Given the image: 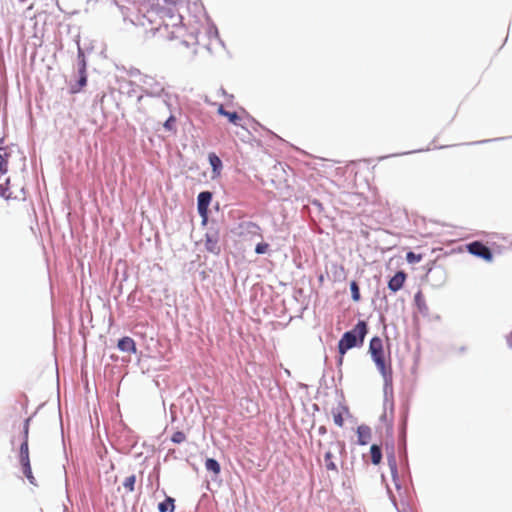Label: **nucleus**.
Returning <instances> with one entry per match:
<instances>
[{
  "label": "nucleus",
  "instance_id": "f257e3e1",
  "mask_svg": "<svg viewBox=\"0 0 512 512\" xmlns=\"http://www.w3.org/2000/svg\"><path fill=\"white\" fill-rule=\"evenodd\" d=\"M171 96L151 97L139 96L137 98L136 120L142 122L148 116L157 115L165 110H170Z\"/></svg>",
  "mask_w": 512,
  "mask_h": 512
},
{
  "label": "nucleus",
  "instance_id": "f03ea898",
  "mask_svg": "<svg viewBox=\"0 0 512 512\" xmlns=\"http://www.w3.org/2000/svg\"><path fill=\"white\" fill-rule=\"evenodd\" d=\"M367 334V324L364 321H359L356 326L343 334L339 343L338 350L341 355L339 362H342L343 355L351 348L361 345Z\"/></svg>",
  "mask_w": 512,
  "mask_h": 512
},
{
  "label": "nucleus",
  "instance_id": "7ed1b4c3",
  "mask_svg": "<svg viewBox=\"0 0 512 512\" xmlns=\"http://www.w3.org/2000/svg\"><path fill=\"white\" fill-rule=\"evenodd\" d=\"M159 19H162V16H158V13L154 10H147L146 13H143L141 15H138L136 17L135 24L144 27L147 29L148 25H151L149 31L153 34L155 32L161 30V24L164 25V29L167 30L168 26L170 25L165 20H162L161 22L158 21Z\"/></svg>",
  "mask_w": 512,
  "mask_h": 512
},
{
  "label": "nucleus",
  "instance_id": "20e7f679",
  "mask_svg": "<svg viewBox=\"0 0 512 512\" xmlns=\"http://www.w3.org/2000/svg\"><path fill=\"white\" fill-rule=\"evenodd\" d=\"M28 422L29 419L26 420L25 426H24V437L25 440L21 444L20 447V463L23 468V473L27 477V479L30 481L31 484H34V477L32 475L31 466H30V460H29V449H28Z\"/></svg>",
  "mask_w": 512,
  "mask_h": 512
},
{
  "label": "nucleus",
  "instance_id": "39448f33",
  "mask_svg": "<svg viewBox=\"0 0 512 512\" xmlns=\"http://www.w3.org/2000/svg\"><path fill=\"white\" fill-rule=\"evenodd\" d=\"M205 36H207V38L209 40L208 43H204V41L202 39L203 37L200 34L196 38L197 43L198 44L203 43V45H205L208 49H211L212 46L214 45V43L222 44V41L219 38L218 29L212 23H208L206 25V27H205Z\"/></svg>",
  "mask_w": 512,
  "mask_h": 512
},
{
  "label": "nucleus",
  "instance_id": "423d86ee",
  "mask_svg": "<svg viewBox=\"0 0 512 512\" xmlns=\"http://www.w3.org/2000/svg\"><path fill=\"white\" fill-rule=\"evenodd\" d=\"M467 249L472 255L480 257L486 261H491L493 258L490 249L481 242L474 241L467 245Z\"/></svg>",
  "mask_w": 512,
  "mask_h": 512
},
{
  "label": "nucleus",
  "instance_id": "0eeeda50",
  "mask_svg": "<svg viewBox=\"0 0 512 512\" xmlns=\"http://www.w3.org/2000/svg\"><path fill=\"white\" fill-rule=\"evenodd\" d=\"M152 79H146L144 81L145 86V94L142 96H151V97H164V96H171L163 86H161L159 83L152 84Z\"/></svg>",
  "mask_w": 512,
  "mask_h": 512
},
{
  "label": "nucleus",
  "instance_id": "6e6552de",
  "mask_svg": "<svg viewBox=\"0 0 512 512\" xmlns=\"http://www.w3.org/2000/svg\"><path fill=\"white\" fill-rule=\"evenodd\" d=\"M211 199H212V194L209 191H203V192L198 194V197H197V208H198L199 214L203 218H205L206 215H207L208 206H209V204L211 202Z\"/></svg>",
  "mask_w": 512,
  "mask_h": 512
},
{
  "label": "nucleus",
  "instance_id": "1a4fd4ad",
  "mask_svg": "<svg viewBox=\"0 0 512 512\" xmlns=\"http://www.w3.org/2000/svg\"><path fill=\"white\" fill-rule=\"evenodd\" d=\"M383 378V392H384V398L385 402L388 401L389 397L392 398L393 396V386H392V370H387L385 372L380 373Z\"/></svg>",
  "mask_w": 512,
  "mask_h": 512
},
{
  "label": "nucleus",
  "instance_id": "9d476101",
  "mask_svg": "<svg viewBox=\"0 0 512 512\" xmlns=\"http://www.w3.org/2000/svg\"><path fill=\"white\" fill-rule=\"evenodd\" d=\"M371 357L380 373L385 372L387 370H391L390 365L386 364L384 350L380 352L371 353Z\"/></svg>",
  "mask_w": 512,
  "mask_h": 512
},
{
  "label": "nucleus",
  "instance_id": "9b49d317",
  "mask_svg": "<svg viewBox=\"0 0 512 512\" xmlns=\"http://www.w3.org/2000/svg\"><path fill=\"white\" fill-rule=\"evenodd\" d=\"M406 275L403 271H398L388 282V287L391 291L397 292L404 284Z\"/></svg>",
  "mask_w": 512,
  "mask_h": 512
},
{
  "label": "nucleus",
  "instance_id": "f8f14e48",
  "mask_svg": "<svg viewBox=\"0 0 512 512\" xmlns=\"http://www.w3.org/2000/svg\"><path fill=\"white\" fill-rule=\"evenodd\" d=\"M118 348L122 352L127 353H135L136 352V345L132 338L130 337H123L118 341Z\"/></svg>",
  "mask_w": 512,
  "mask_h": 512
},
{
  "label": "nucleus",
  "instance_id": "ddd939ff",
  "mask_svg": "<svg viewBox=\"0 0 512 512\" xmlns=\"http://www.w3.org/2000/svg\"><path fill=\"white\" fill-rule=\"evenodd\" d=\"M358 443L366 445L371 438V429L368 426L361 425L357 429Z\"/></svg>",
  "mask_w": 512,
  "mask_h": 512
},
{
  "label": "nucleus",
  "instance_id": "4468645a",
  "mask_svg": "<svg viewBox=\"0 0 512 512\" xmlns=\"http://www.w3.org/2000/svg\"><path fill=\"white\" fill-rule=\"evenodd\" d=\"M205 246L206 249L213 254H219L220 252V246L218 245L217 238L211 234H207Z\"/></svg>",
  "mask_w": 512,
  "mask_h": 512
},
{
  "label": "nucleus",
  "instance_id": "2eb2a0df",
  "mask_svg": "<svg viewBox=\"0 0 512 512\" xmlns=\"http://www.w3.org/2000/svg\"><path fill=\"white\" fill-rule=\"evenodd\" d=\"M218 113L222 116L227 117L228 120L235 125H237L238 121L240 120V117L236 112L226 111L222 105L219 106Z\"/></svg>",
  "mask_w": 512,
  "mask_h": 512
},
{
  "label": "nucleus",
  "instance_id": "dca6fc26",
  "mask_svg": "<svg viewBox=\"0 0 512 512\" xmlns=\"http://www.w3.org/2000/svg\"><path fill=\"white\" fill-rule=\"evenodd\" d=\"M370 453H371L372 463L375 465L379 464L382 459L381 448L378 445L373 444L370 448Z\"/></svg>",
  "mask_w": 512,
  "mask_h": 512
},
{
  "label": "nucleus",
  "instance_id": "f3484780",
  "mask_svg": "<svg viewBox=\"0 0 512 512\" xmlns=\"http://www.w3.org/2000/svg\"><path fill=\"white\" fill-rule=\"evenodd\" d=\"M383 351V342L379 337H373L370 341L369 352L375 353Z\"/></svg>",
  "mask_w": 512,
  "mask_h": 512
},
{
  "label": "nucleus",
  "instance_id": "a211bd4d",
  "mask_svg": "<svg viewBox=\"0 0 512 512\" xmlns=\"http://www.w3.org/2000/svg\"><path fill=\"white\" fill-rule=\"evenodd\" d=\"M174 499L168 497L165 501L159 503L158 509L160 512H173L174 511Z\"/></svg>",
  "mask_w": 512,
  "mask_h": 512
},
{
  "label": "nucleus",
  "instance_id": "6ab92c4d",
  "mask_svg": "<svg viewBox=\"0 0 512 512\" xmlns=\"http://www.w3.org/2000/svg\"><path fill=\"white\" fill-rule=\"evenodd\" d=\"M209 162H210L213 172L218 174L220 172V169L222 168V162H221L220 158L215 154H210Z\"/></svg>",
  "mask_w": 512,
  "mask_h": 512
},
{
  "label": "nucleus",
  "instance_id": "aec40b11",
  "mask_svg": "<svg viewBox=\"0 0 512 512\" xmlns=\"http://www.w3.org/2000/svg\"><path fill=\"white\" fill-rule=\"evenodd\" d=\"M205 467L208 471L213 472L214 474H219L220 472V464L213 458H208L206 460Z\"/></svg>",
  "mask_w": 512,
  "mask_h": 512
},
{
  "label": "nucleus",
  "instance_id": "412c9836",
  "mask_svg": "<svg viewBox=\"0 0 512 512\" xmlns=\"http://www.w3.org/2000/svg\"><path fill=\"white\" fill-rule=\"evenodd\" d=\"M333 458V454L331 451H327L324 455V463H325V467L328 469V470H333V471H337V466L336 464L334 463V461L332 460Z\"/></svg>",
  "mask_w": 512,
  "mask_h": 512
},
{
  "label": "nucleus",
  "instance_id": "4be33fe9",
  "mask_svg": "<svg viewBox=\"0 0 512 512\" xmlns=\"http://www.w3.org/2000/svg\"><path fill=\"white\" fill-rule=\"evenodd\" d=\"M135 482H136V476L135 475H130L123 482V486L128 491L133 492L134 491Z\"/></svg>",
  "mask_w": 512,
  "mask_h": 512
},
{
  "label": "nucleus",
  "instance_id": "5701e85b",
  "mask_svg": "<svg viewBox=\"0 0 512 512\" xmlns=\"http://www.w3.org/2000/svg\"><path fill=\"white\" fill-rule=\"evenodd\" d=\"M176 118L174 115H170L169 118L164 122V129L167 131H175L176 130Z\"/></svg>",
  "mask_w": 512,
  "mask_h": 512
},
{
  "label": "nucleus",
  "instance_id": "b1692460",
  "mask_svg": "<svg viewBox=\"0 0 512 512\" xmlns=\"http://www.w3.org/2000/svg\"><path fill=\"white\" fill-rule=\"evenodd\" d=\"M350 289L352 292V299L358 301L360 299L359 287L355 281L351 282Z\"/></svg>",
  "mask_w": 512,
  "mask_h": 512
},
{
  "label": "nucleus",
  "instance_id": "393cba45",
  "mask_svg": "<svg viewBox=\"0 0 512 512\" xmlns=\"http://www.w3.org/2000/svg\"><path fill=\"white\" fill-rule=\"evenodd\" d=\"M414 300H415V303H416V305H417V307H418V309L420 311H423L424 309H426V304H425V301H424V299H423V297L421 295V292H418L415 295Z\"/></svg>",
  "mask_w": 512,
  "mask_h": 512
},
{
  "label": "nucleus",
  "instance_id": "a878e982",
  "mask_svg": "<svg viewBox=\"0 0 512 512\" xmlns=\"http://www.w3.org/2000/svg\"><path fill=\"white\" fill-rule=\"evenodd\" d=\"M186 439V436L183 432L181 431H177L175 432L173 435H172V442L176 443V444H180L182 442H184Z\"/></svg>",
  "mask_w": 512,
  "mask_h": 512
},
{
  "label": "nucleus",
  "instance_id": "bb28decb",
  "mask_svg": "<svg viewBox=\"0 0 512 512\" xmlns=\"http://www.w3.org/2000/svg\"><path fill=\"white\" fill-rule=\"evenodd\" d=\"M269 245L267 243H258L255 247L257 254H264L267 252Z\"/></svg>",
  "mask_w": 512,
  "mask_h": 512
},
{
  "label": "nucleus",
  "instance_id": "cd10ccee",
  "mask_svg": "<svg viewBox=\"0 0 512 512\" xmlns=\"http://www.w3.org/2000/svg\"><path fill=\"white\" fill-rule=\"evenodd\" d=\"M247 230L249 233L251 234H257V235H260L259 231H260V227L254 223H249L247 225Z\"/></svg>",
  "mask_w": 512,
  "mask_h": 512
},
{
  "label": "nucleus",
  "instance_id": "c85d7f7f",
  "mask_svg": "<svg viewBox=\"0 0 512 512\" xmlns=\"http://www.w3.org/2000/svg\"><path fill=\"white\" fill-rule=\"evenodd\" d=\"M389 465L391 467V472H392V476L394 478V480H396V475H397V466H396V461H395V458L392 457L390 460H389Z\"/></svg>",
  "mask_w": 512,
  "mask_h": 512
},
{
  "label": "nucleus",
  "instance_id": "c756f323",
  "mask_svg": "<svg viewBox=\"0 0 512 512\" xmlns=\"http://www.w3.org/2000/svg\"><path fill=\"white\" fill-rule=\"evenodd\" d=\"M170 20H171V25L173 27H176L181 23L182 18L179 14H177V15H171Z\"/></svg>",
  "mask_w": 512,
  "mask_h": 512
},
{
  "label": "nucleus",
  "instance_id": "7c9ffc66",
  "mask_svg": "<svg viewBox=\"0 0 512 512\" xmlns=\"http://www.w3.org/2000/svg\"><path fill=\"white\" fill-rule=\"evenodd\" d=\"M7 161L3 155L0 154V173H5L7 171Z\"/></svg>",
  "mask_w": 512,
  "mask_h": 512
},
{
  "label": "nucleus",
  "instance_id": "2f4dec72",
  "mask_svg": "<svg viewBox=\"0 0 512 512\" xmlns=\"http://www.w3.org/2000/svg\"><path fill=\"white\" fill-rule=\"evenodd\" d=\"M407 260L409 262H413V261H419L420 260V256H416L413 252H409L407 254Z\"/></svg>",
  "mask_w": 512,
  "mask_h": 512
},
{
  "label": "nucleus",
  "instance_id": "473e14b6",
  "mask_svg": "<svg viewBox=\"0 0 512 512\" xmlns=\"http://www.w3.org/2000/svg\"><path fill=\"white\" fill-rule=\"evenodd\" d=\"M334 422H335V424H337L338 426H342V424H343V419H342L341 415L334 416Z\"/></svg>",
  "mask_w": 512,
  "mask_h": 512
},
{
  "label": "nucleus",
  "instance_id": "72a5a7b5",
  "mask_svg": "<svg viewBox=\"0 0 512 512\" xmlns=\"http://www.w3.org/2000/svg\"><path fill=\"white\" fill-rule=\"evenodd\" d=\"M507 345L512 349V331L506 337Z\"/></svg>",
  "mask_w": 512,
  "mask_h": 512
},
{
  "label": "nucleus",
  "instance_id": "f704fd0d",
  "mask_svg": "<svg viewBox=\"0 0 512 512\" xmlns=\"http://www.w3.org/2000/svg\"><path fill=\"white\" fill-rule=\"evenodd\" d=\"M86 84V77L85 76H81L80 80H79V85L80 86H84Z\"/></svg>",
  "mask_w": 512,
  "mask_h": 512
},
{
  "label": "nucleus",
  "instance_id": "c9c22d12",
  "mask_svg": "<svg viewBox=\"0 0 512 512\" xmlns=\"http://www.w3.org/2000/svg\"><path fill=\"white\" fill-rule=\"evenodd\" d=\"M410 152H405V153H402L401 155H405V154H409ZM400 154H392V155H389V157H395V156H399ZM388 158V156H383L381 157L380 159H386Z\"/></svg>",
  "mask_w": 512,
  "mask_h": 512
},
{
  "label": "nucleus",
  "instance_id": "e433bc0d",
  "mask_svg": "<svg viewBox=\"0 0 512 512\" xmlns=\"http://www.w3.org/2000/svg\"><path fill=\"white\" fill-rule=\"evenodd\" d=\"M0 195L3 196V197H6L8 198V196L5 195L3 189H2V186H0Z\"/></svg>",
  "mask_w": 512,
  "mask_h": 512
},
{
  "label": "nucleus",
  "instance_id": "4c0bfd02",
  "mask_svg": "<svg viewBox=\"0 0 512 512\" xmlns=\"http://www.w3.org/2000/svg\"><path fill=\"white\" fill-rule=\"evenodd\" d=\"M390 498H391V501H392L393 505H394L395 507H397L395 497H394V496H391Z\"/></svg>",
  "mask_w": 512,
  "mask_h": 512
},
{
  "label": "nucleus",
  "instance_id": "58836bf2",
  "mask_svg": "<svg viewBox=\"0 0 512 512\" xmlns=\"http://www.w3.org/2000/svg\"><path fill=\"white\" fill-rule=\"evenodd\" d=\"M219 92H220L221 94H223V95H225V94H226V92H225V90H224L223 88H220V89H219Z\"/></svg>",
  "mask_w": 512,
  "mask_h": 512
},
{
  "label": "nucleus",
  "instance_id": "ea45409f",
  "mask_svg": "<svg viewBox=\"0 0 512 512\" xmlns=\"http://www.w3.org/2000/svg\"><path fill=\"white\" fill-rule=\"evenodd\" d=\"M395 485H396L397 489L400 488V485L397 482H395Z\"/></svg>",
  "mask_w": 512,
  "mask_h": 512
}]
</instances>
